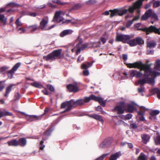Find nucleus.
I'll list each match as a JSON object with an SVG mask.
<instances>
[{
	"label": "nucleus",
	"mask_w": 160,
	"mask_h": 160,
	"mask_svg": "<svg viewBox=\"0 0 160 160\" xmlns=\"http://www.w3.org/2000/svg\"><path fill=\"white\" fill-rule=\"evenodd\" d=\"M91 98L90 95L89 97H86L84 99H80L76 101L73 99H71L69 101H67L62 103L61 105V108H66L63 111V112H68L71 110L72 107L75 108L78 106H82L84 103L89 102Z\"/></svg>",
	"instance_id": "nucleus-1"
},
{
	"label": "nucleus",
	"mask_w": 160,
	"mask_h": 160,
	"mask_svg": "<svg viewBox=\"0 0 160 160\" xmlns=\"http://www.w3.org/2000/svg\"><path fill=\"white\" fill-rule=\"evenodd\" d=\"M127 67L129 68H137L139 69L140 71H144L145 75L146 76V73L151 70V64H144L141 61L136 62L133 63H125Z\"/></svg>",
	"instance_id": "nucleus-2"
},
{
	"label": "nucleus",
	"mask_w": 160,
	"mask_h": 160,
	"mask_svg": "<svg viewBox=\"0 0 160 160\" xmlns=\"http://www.w3.org/2000/svg\"><path fill=\"white\" fill-rule=\"evenodd\" d=\"M62 51V50L61 49L54 50L47 56H43V58L47 61H52L55 60L57 58L60 59L61 58V53Z\"/></svg>",
	"instance_id": "nucleus-3"
},
{
	"label": "nucleus",
	"mask_w": 160,
	"mask_h": 160,
	"mask_svg": "<svg viewBox=\"0 0 160 160\" xmlns=\"http://www.w3.org/2000/svg\"><path fill=\"white\" fill-rule=\"evenodd\" d=\"M146 76L145 75V73L144 74V77L142 79H140L138 81V83L140 84L142 86H143L145 84L147 83V78L148 77L150 76H156L157 75L158 73L154 71H152V70H149V72H148L146 73Z\"/></svg>",
	"instance_id": "nucleus-4"
},
{
	"label": "nucleus",
	"mask_w": 160,
	"mask_h": 160,
	"mask_svg": "<svg viewBox=\"0 0 160 160\" xmlns=\"http://www.w3.org/2000/svg\"><path fill=\"white\" fill-rule=\"evenodd\" d=\"M125 103L124 102H119L116 106L114 109L117 112V113L118 114H123L126 111Z\"/></svg>",
	"instance_id": "nucleus-5"
},
{
	"label": "nucleus",
	"mask_w": 160,
	"mask_h": 160,
	"mask_svg": "<svg viewBox=\"0 0 160 160\" xmlns=\"http://www.w3.org/2000/svg\"><path fill=\"white\" fill-rule=\"evenodd\" d=\"M111 12L110 17L112 18L116 16H122L126 14L128 12L127 9L119 10L115 9L113 10H110L109 11Z\"/></svg>",
	"instance_id": "nucleus-6"
},
{
	"label": "nucleus",
	"mask_w": 160,
	"mask_h": 160,
	"mask_svg": "<svg viewBox=\"0 0 160 160\" xmlns=\"http://www.w3.org/2000/svg\"><path fill=\"white\" fill-rule=\"evenodd\" d=\"M131 38V37L130 35L118 34V33H117L116 40L118 42L121 41L123 43H126L127 41L130 39Z\"/></svg>",
	"instance_id": "nucleus-7"
},
{
	"label": "nucleus",
	"mask_w": 160,
	"mask_h": 160,
	"mask_svg": "<svg viewBox=\"0 0 160 160\" xmlns=\"http://www.w3.org/2000/svg\"><path fill=\"white\" fill-rule=\"evenodd\" d=\"M66 87L67 91L70 92L76 93L79 91V88L76 83L68 84L66 85Z\"/></svg>",
	"instance_id": "nucleus-8"
},
{
	"label": "nucleus",
	"mask_w": 160,
	"mask_h": 160,
	"mask_svg": "<svg viewBox=\"0 0 160 160\" xmlns=\"http://www.w3.org/2000/svg\"><path fill=\"white\" fill-rule=\"evenodd\" d=\"M113 141L112 138H107L103 140L99 145L100 148H105L109 147Z\"/></svg>",
	"instance_id": "nucleus-9"
},
{
	"label": "nucleus",
	"mask_w": 160,
	"mask_h": 160,
	"mask_svg": "<svg viewBox=\"0 0 160 160\" xmlns=\"http://www.w3.org/2000/svg\"><path fill=\"white\" fill-rule=\"evenodd\" d=\"M48 22V20L45 19L44 18H43L42 19V21L40 22V27L42 30H49L54 27V25H52L47 28V26Z\"/></svg>",
	"instance_id": "nucleus-10"
},
{
	"label": "nucleus",
	"mask_w": 160,
	"mask_h": 160,
	"mask_svg": "<svg viewBox=\"0 0 160 160\" xmlns=\"http://www.w3.org/2000/svg\"><path fill=\"white\" fill-rule=\"evenodd\" d=\"M82 41V39H81L79 42L76 45V47L78 48L76 53L77 55L80 53L81 50H83L85 48H87L88 45V43H87L81 44Z\"/></svg>",
	"instance_id": "nucleus-11"
},
{
	"label": "nucleus",
	"mask_w": 160,
	"mask_h": 160,
	"mask_svg": "<svg viewBox=\"0 0 160 160\" xmlns=\"http://www.w3.org/2000/svg\"><path fill=\"white\" fill-rule=\"evenodd\" d=\"M152 33L160 35V28H157L155 26L152 25L147 27V35Z\"/></svg>",
	"instance_id": "nucleus-12"
},
{
	"label": "nucleus",
	"mask_w": 160,
	"mask_h": 160,
	"mask_svg": "<svg viewBox=\"0 0 160 160\" xmlns=\"http://www.w3.org/2000/svg\"><path fill=\"white\" fill-rule=\"evenodd\" d=\"M90 98L91 100L96 102H98L102 107H105V106L106 102L103 100V99L102 98L99 97H97L93 94L90 95Z\"/></svg>",
	"instance_id": "nucleus-13"
},
{
	"label": "nucleus",
	"mask_w": 160,
	"mask_h": 160,
	"mask_svg": "<svg viewBox=\"0 0 160 160\" xmlns=\"http://www.w3.org/2000/svg\"><path fill=\"white\" fill-rule=\"evenodd\" d=\"M43 115L39 116H37L36 115H26V117L27 120L30 122H32L33 121L40 120H41L42 118Z\"/></svg>",
	"instance_id": "nucleus-14"
},
{
	"label": "nucleus",
	"mask_w": 160,
	"mask_h": 160,
	"mask_svg": "<svg viewBox=\"0 0 160 160\" xmlns=\"http://www.w3.org/2000/svg\"><path fill=\"white\" fill-rule=\"evenodd\" d=\"M60 11H57L55 14L53 21L57 22H60L62 21L63 19L60 16Z\"/></svg>",
	"instance_id": "nucleus-15"
},
{
	"label": "nucleus",
	"mask_w": 160,
	"mask_h": 160,
	"mask_svg": "<svg viewBox=\"0 0 160 160\" xmlns=\"http://www.w3.org/2000/svg\"><path fill=\"white\" fill-rule=\"evenodd\" d=\"M17 84H11L8 86L5 89V92L3 94L4 97H7L8 96V94L10 93L12 91V88L13 86L17 85Z\"/></svg>",
	"instance_id": "nucleus-16"
},
{
	"label": "nucleus",
	"mask_w": 160,
	"mask_h": 160,
	"mask_svg": "<svg viewBox=\"0 0 160 160\" xmlns=\"http://www.w3.org/2000/svg\"><path fill=\"white\" fill-rule=\"evenodd\" d=\"M152 14V9H149L146 11L144 14L141 18V20H145L150 17L151 14Z\"/></svg>",
	"instance_id": "nucleus-17"
},
{
	"label": "nucleus",
	"mask_w": 160,
	"mask_h": 160,
	"mask_svg": "<svg viewBox=\"0 0 160 160\" xmlns=\"http://www.w3.org/2000/svg\"><path fill=\"white\" fill-rule=\"evenodd\" d=\"M136 109V107L133 104H129L126 106V111L127 112L132 113Z\"/></svg>",
	"instance_id": "nucleus-18"
},
{
	"label": "nucleus",
	"mask_w": 160,
	"mask_h": 160,
	"mask_svg": "<svg viewBox=\"0 0 160 160\" xmlns=\"http://www.w3.org/2000/svg\"><path fill=\"white\" fill-rule=\"evenodd\" d=\"M27 142V141L25 138H20L18 139V146H20L21 147H23L26 145Z\"/></svg>",
	"instance_id": "nucleus-19"
},
{
	"label": "nucleus",
	"mask_w": 160,
	"mask_h": 160,
	"mask_svg": "<svg viewBox=\"0 0 160 160\" xmlns=\"http://www.w3.org/2000/svg\"><path fill=\"white\" fill-rule=\"evenodd\" d=\"M121 155V153L120 152H116L110 156L109 160H117Z\"/></svg>",
	"instance_id": "nucleus-20"
},
{
	"label": "nucleus",
	"mask_w": 160,
	"mask_h": 160,
	"mask_svg": "<svg viewBox=\"0 0 160 160\" xmlns=\"http://www.w3.org/2000/svg\"><path fill=\"white\" fill-rule=\"evenodd\" d=\"M159 113L160 111L158 110H153L150 113V116H149V118L151 120L155 119L156 115L159 114Z\"/></svg>",
	"instance_id": "nucleus-21"
},
{
	"label": "nucleus",
	"mask_w": 160,
	"mask_h": 160,
	"mask_svg": "<svg viewBox=\"0 0 160 160\" xmlns=\"http://www.w3.org/2000/svg\"><path fill=\"white\" fill-rule=\"evenodd\" d=\"M141 137L143 142L145 144H146L149 142L150 139L149 135L145 134H142Z\"/></svg>",
	"instance_id": "nucleus-22"
},
{
	"label": "nucleus",
	"mask_w": 160,
	"mask_h": 160,
	"mask_svg": "<svg viewBox=\"0 0 160 160\" xmlns=\"http://www.w3.org/2000/svg\"><path fill=\"white\" fill-rule=\"evenodd\" d=\"M73 31L70 29H67L63 30L60 34V36L63 37L65 36L71 34Z\"/></svg>",
	"instance_id": "nucleus-23"
},
{
	"label": "nucleus",
	"mask_w": 160,
	"mask_h": 160,
	"mask_svg": "<svg viewBox=\"0 0 160 160\" xmlns=\"http://www.w3.org/2000/svg\"><path fill=\"white\" fill-rule=\"evenodd\" d=\"M9 146L17 147L18 146V140L15 139H13L8 141L7 142Z\"/></svg>",
	"instance_id": "nucleus-24"
},
{
	"label": "nucleus",
	"mask_w": 160,
	"mask_h": 160,
	"mask_svg": "<svg viewBox=\"0 0 160 160\" xmlns=\"http://www.w3.org/2000/svg\"><path fill=\"white\" fill-rule=\"evenodd\" d=\"M142 4V1H141V0H138L133 3V5L136 9H140Z\"/></svg>",
	"instance_id": "nucleus-25"
},
{
	"label": "nucleus",
	"mask_w": 160,
	"mask_h": 160,
	"mask_svg": "<svg viewBox=\"0 0 160 160\" xmlns=\"http://www.w3.org/2000/svg\"><path fill=\"white\" fill-rule=\"evenodd\" d=\"M150 17L151 18V23L152 24L153 23L154 21H158V16L154 12H152V10Z\"/></svg>",
	"instance_id": "nucleus-26"
},
{
	"label": "nucleus",
	"mask_w": 160,
	"mask_h": 160,
	"mask_svg": "<svg viewBox=\"0 0 160 160\" xmlns=\"http://www.w3.org/2000/svg\"><path fill=\"white\" fill-rule=\"evenodd\" d=\"M92 63L90 62H87L86 64L82 63L81 65V68L82 69H87L92 65Z\"/></svg>",
	"instance_id": "nucleus-27"
},
{
	"label": "nucleus",
	"mask_w": 160,
	"mask_h": 160,
	"mask_svg": "<svg viewBox=\"0 0 160 160\" xmlns=\"http://www.w3.org/2000/svg\"><path fill=\"white\" fill-rule=\"evenodd\" d=\"M138 115L139 116V119L141 121H143L145 120L144 117V112L141 111H138Z\"/></svg>",
	"instance_id": "nucleus-28"
},
{
	"label": "nucleus",
	"mask_w": 160,
	"mask_h": 160,
	"mask_svg": "<svg viewBox=\"0 0 160 160\" xmlns=\"http://www.w3.org/2000/svg\"><path fill=\"white\" fill-rule=\"evenodd\" d=\"M30 85L32 86L39 88H43V86L42 84L37 82L31 83Z\"/></svg>",
	"instance_id": "nucleus-29"
},
{
	"label": "nucleus",
	"mask_w": 160,
	"mask_h": 160,
	"mask_svg": "<svg viewBox=\"0 0 160 160\" xmlns=\"http://www.w3.org/2000/svg\"><path fill=\"white\" fill-rule=\"evenodd\" d=\"M136 42V45H140L143 44L144 41L141 38L138 37L135 38Z\"/></svg>",
	"instance_id": "nucleus-30"
},
{
	"label": "nucleus",
	"mask_w": 160,
	"mask_h": 160,
	"mask_svg": "<svg viewBox=\"0 0 160 160\" xmlns=\"http://www.w3.org/2000/svg\"><path fill=\"white\" fill-rule=\"evenodd\" d=\"M127 43L131 47H133L136 46L135 39L132 40H129L127 41Z\"/></svg>",
	"instance_id": "nucleus-31"
},
{
	"label": "nucleus",
	"mask_w": 160,
	"mask_h": 160,
	"mask_svg": "<svg viewBox=\"0 0 160 160\" xmlns=\"http://www.w3.org/2000/svg\"><path fill=\"white\" fill-rule=\"evenodd\" d=\"M38 28V25L36 24L30 26L28 27V28L30 30L31 32L35 31Z\"/></svg>",
	"instance_id": "nucleus-32"
},
{
	"label": "nucleus",
	"mask_w": 160,
	"mask_h": 160,
	"mask_svg": "<svg viewBox=\"0 0 160 160\" xmlns=\"http://www.w3.org/2000/svg\"><path fill=\"white\" fill-rule=\"evenodd\" d=\"M82 7V5L81 3H77L75 4L71 9L70 11L72 10H77L81 8Z\"/></svg>",
	"instance_id": "nucleus-33"
},
{
	"label": "nucleus",
	"mask_w": 160,
	"mask_h": 160,
	"mask_svg": "<svg viewBox=\"0 0 160 160\" xmlns=\"http://www.w3.org/2000/svg\"><path fill=\"white\" fill-rule=\"evenodd\" d=\"M138 160H147V157L145 154L143 152H141L138 158Z\"/></svg>",
	"instance_id": "nucleus-34"
},
{
	"label": "nucleus",
	"mask_w": 160,
	"mask_h": 160,
	"mask_svg": "<svg viewBox=\"0 0 160 160\" xmlns=\"http://www.w3.org/2000/svg\"><path fill=\"white\" fill-rule=\"evenodd\" d=\"M52 1L53 2L57 4L58 5H64V4H68V2H62L60 0H52Z\"/></svg>",
	"instance_id": "nucleus-35"
},
{
	"label": "nucleus",
	"mask_w": 160,
	"mask_h": 160,
	"mask_svg": "<svg viewBox=\"0 0 160 160\" xmlns=\"http://www.w3.org/2000/svg\"><path fill=\"white\" fill-rule=\"evenodd\" d=\"M153 2V7L154 8H157L160 6V1L152 0Z\"/></svg>",
	"instance_id": "nucleus-36"
},
{
	"label": "nucleus",
	"mask_w": 160,
	"mask_h": 160,
	"mask_svg": "<svg viewBox=\"0 0 160 160\" xmlns=\"http://www.w3.org/2000/svg\"><path fill=\"white\" fill-rule=\"evenodd\" d=\"M0 21L2 22L4 25L6 24L7 19L5 18L4 15L0 14Z\"/></svg>",
	"instance_id": "nucleus-37"
},
{
	"label": "nucleus",
	"mask_w": 160,
	"mask_h": 160,
	"mask_svg": "<svg viewBox=\"0 0 160 160\" xmlns=\"http://www.w3.org/2000/svg\"><path fill=\"white\" fill-rule=\"evenodd\" d=\"M156 45V43L154 41L149 42L147 43V46L149 48H154Z\"/></svg>",
	"instance_id": "nucleus-38"
},
{
	"label": "nucleus",
	"mask_w": 160,
	"mask_h": 160,
	"mask_svg": "<svg viewBox=\"0 0 160 160\" xmlns=\"http://www.w3.org/2000/svg\"><path fill=\"white\" fill-rule=\"evenodd\" d=\"M156 65L154 68L157 70L160 71V60H158L156 61Z\"/></svg>",
	"instance_id": "nucleus-39"
},
{
	"label": "nucleus",
	"mask_w": 160,
	"mask_h": 160,
	"mask_svg": "<svg viewBox=\"0 0 160 160\" xmlns=\"http://www.w3.org/2000/svg\"><path fill=\"white\" fill-rule=\"evenodd\" d=\"M15 72V71H14L13 70H12V69L8 71L7 73L8 78L10 79L11 78H12Z\"/></svg>",
	"instance_id": "nucleus-40"
},
{
	"label": "nucleus",
	"mask_w": 160,
	"mask_h": 160,
	"mask_svg": "<svg viewBox=\"0 0 160 160\" xmlns=\"http://www.w3.org/2000/svg\"><path fill=\"white\" fill-rule=\"evenodd\" d=\"M53 130L51 128H50L46 130L44 132V135L47 136H49L52 132Z\"/></svg>",
	"instance_id": "nucleus-41"
},
{
	"label": "nucleus",
	"mask_w": 160,
	"mask_h": 160,
	"mask_svg": "<svg viewBox=\"0 0 160 160\" xmlns=\"http://www.w3.org/2000/svg\"><path fill=\"white\" fill-rule=\"evenodd\" d=\"M154 82V79L152 78H147V83L149 84H152Z\"/></svg>",
	"instance_id": "nucleus-42"
},
{
	"label": "nucleus",
	"mask_w": 160,
	"mask_h": 160,
	"mask_svg": "<svg viewBox=\"0 0 160 160\" xmlns=\"http://www.w3.org/2000/svg\"><path fill=\"white\" fill-rule=\"evenodd\" d=\"M108 153H106L104 154H103L101 156L99 157L96 158L94 160H103L104 158L108 156Z\"/></svg>",
	"instance_id": "nucleus-43"
},
{
	"label": "nucleus",
	"mask_w": 160,
	"mask_h": 160,
	"mask_svg": "<svg viewBox=\"0 0 160 160\" xmlns=\"http://www.w3.org/2000/svg\"><path fill=\"white\" fill-rule=\"evenodd\" d=\"M95 119L102 122H103V120L102 117L99 115L96 114Z\"/></svg>",
	"instance_id": "nucleus-44"
},
{
	"label": "nucleus",
	"mask_w": 160,
	"mask_h": 160,
	"mask_svg": "<svg viewBox=\"0 0 160 160\" xmlns=\"http://www.w3.org/2000/svg\"><path fill=\"white\" fill-rule=\"evenodd\" d=\"M20 65L21 63L20 62L17 63L14 65L13 67L12 68V69L14 71H16Z\"/></svg>",
	"instance_id": "nucleus-45"
},
{
	"label": "nucleus",
	"mask_w": 160,
	"mask_h": 160,
	"mask_svg": "<svg viewBox=\"0 0 160 160\" xmlns=\"http://www.w3.org/2000/svg\"><path fill=\"white\" fill-rule=\"evenodd\" d=\"M137 70H132L129 71L130 76L132 77H135L136 73L137 72Z\"/></svg>",
	"instance_id": "nucleus-46"
},
{
	"label": "nucleus",
	"mask_w": 160,
	"mask_h": 160,
	"mask_svg": "<svg viewBox=\"0 0 160 160\" xmlns=\"http://www.w3.org/2000/svg\"><path fill=\"white\" fill-rule=\"evenodd\" d=\"M47 87L50 91L53 92L54 91V88L52 85L50 84H47Z\"/></svg>",
	"instance_id": "nucleus-47"
},
{
	"label": "nucleus",
	"mask_w": 160,
	"mask_h": 160,
	"mask_svg": "<svg viewBox=\"0 0 160 160\" xmlns=\"http://www.w3.org/2000/svg\"><path fill=\"white\" fill-rule=\"evenodd\" d=\"M97 2L96 0H89L86 2V3L88 5H91L95 4Z\"/></svg>",
	"instance_id": "nucleus-48"
},
{
	"label": "nucleus",
	"mask_w": 160,
	"mask_h": 160,
	"mask_svg": "<svg viewBox=\"0 0 160 160\" xmlns=\"http://www.w3.org/2000/svg\"><path fill=\"white\" fill-rule=\"evenodd\" d=\"M9 67L6 66H4L0 68V71L1 72H5L7 70L9 69Z\"/></svg>",
	"instance_id": "nucleus-49"
},
{
	"label": "nucleus",
	"mask_w": 160,
	"mask_h": 160,
	"mask_svg": "<svg viewBox=\"0 0 160 160\" xmlns=\"http://www.w3.org/2000/svg\"><path fill=\"white\" fill-rule=\"evenodd\" d=\"M43 143L44 141L43 140L41 141L40 143L39 149L41 150H43L45 147V145L43 144Z\"/></svg>",
	"instance_id": "nucleus-50"
},
{
	"label": "nucleus",
	"mask_w": 160,
	"mask_h": 160,
	"mask_svg": "<svg viewBox=\"0 0 160 160\" xmlns=\"http://www.w3.org/2000/svg\"><path fill=\"white\" fill-rule=\"evenodd\" d=\"M144 89V87L143 86L140 85V87L138 88L137 89L139 93H141L143 92Z\"/></svg>",
	"instance_id": "nucleus-51"
},
{
	"label": "nucleus",
	"mask_w": 160,
	"mask_h": 160,
	"mask_svg": "<svg viewBox=\"0 0 160 160\" xmlns=\"http://www.w3.org/2000/svg\"><path fill=\"white\" fill-rule=\"evenodd\" d=\"M136 9L134 8V7L133 6V5H132V7H129L128 10H127L130 13H133Z\"/></svg>",
	"instance_id": "nucleus-52"
},
{
	"label": "nucleus",
	"mask_w": 160,
	"mask_h": 160,
	"mask_svg": "<svg viewBox=\"0 0 160 160\" xmlns=\"http://www.w3.org/2000/svg\"><path fill=\"white\" fill-rule=\"evenodd\" d=\"M20 98V94L19 92L16 93L14 96V99L15 100H18Z\"/></svg>",
	"instance_id": "nucleus-53"
},
{
	"label": "nucleus",
	"mask_w": 160,
	"mask_h": 160,
	"mask_svg": "<svg viewBox=\"0 0 160 160\" xmlns=\"http://www.w3.org/2000/svg\"><path fill=\"white\" fill-rule=\"evenodd\" d=\"M136 74L135 77L137 78H139L141 77L142 76V73L141 72H140V71H137V72Z\"/></svg>",
	"instance_id": "nucleus-54"
},
{
	"label": "nucleus",
	"mask_w": 160,
	"mask_h": 160,
	"mask_svg": "<svg viewBox=\"0 0 160 160\" xmlns=\"http://www.w3.org/2000/svg\"><path fill=\"white\" fill-rule=\"evenodd\" d=\"M155 142L157 145H160V136L156 138L155 140Z\"/></svg>",
	"instance_id": "nucleus-55"
},
{
	"label": "nucleus",
	"mask_w": 160,
	"mask_h": 160,
	"mask_svg": "<svg viewBox=\"0 0 160 160\" xmlns=\"http://www.w3.org/2000/svg\"><path fill=\"white\" fill-rule=\"evenodd\" d=\"M133 23V22L132 20L128 21L126 24V27L127 28L129 27L132 25Z\"/></svg>",
	"instance_id": "nucleus-56"
},
{
	"label": "nucleus",
	"mask_w": 160,
	"mask_h": 160,
	"mask_svg": "<svg viewBox=\"0 0 160 160\" xmlns=\"http://www.w3.org/2000/svg\"><path fill=\"white\" fill-rule=\"evenodd\" d=\"M132 116V115L131 114H128L125 116V119L126 120H129L130 119Z\"/></svg>",
	"instance_id": "nucleus-57"
},
{
	"label": "nucleus",
	"mask_w": 160,
	"mask_h": 160,
	"mask_svg": "<svg viewBox=\"0 0 160 160\" xmlns=\"http://www.w3.org/2000/svg\"><path fill=\"white\" fill-rule=\"evenodd\" d=\"M95 110L97 111H100L102 113L104 111L103 110L102 108L100 106H98L96 107L95 108Z\"/></svg>",
	"instance_id": "nucleus-58"
},
{
	"label": "nucleus",
	"mask_w": 160,
	"mask_h": 160,
	"mask_svg": "<svg viewBox=\"0 0 160 160\" xmlns=\"http://www.w3.org/2000/svg\"><path fill=\"white\" fill-rule=\"evenodd\" d=\"M15 24L17 26H20L22 25V24L19 21V18H18L16 21Z\"/></svg>",
	"instance_id": "nucleus-59"
},
{
	"label": "nucleus",
	"mask_w": 160,
	"mask_h": 160,
	"mask_svg": "<svg viewBox=\"0 0 160 160\" xmlns=\"http://www.w3.org/2000/svg\"><path fill=\"white\" fill-rule=\"evenodd\" d=\"M5 87L4 84L2 82L0 81V92L2 91Z\"/></svg>",
	"instance_id": "nucleus-60"
},
{
	"label": "nucleus",
	"mask_w": 160,
	"mask_h": 160,
	"mask_svg": "<svg viewBox=\"0 0 160 160\" xmlns=\"http://www.w3.org/2000/svg\"><path fill=\"white\" fill-rule=\"evenodd\" d=\"M28 15L32 17H35L37 16V13L35 12H29Z\"/></svg>",
	"instance_id": "nucleus-61"
},
{
	"label": "nucleus",
	"mask_w": 160,
	"mask_h": 160,
	"mask_svg": "<svg viewBox=\"0 0 160 160\" xmlns=\"http://www.w3.org/2000/svg\"><path fill=\"white\" fill-rule=\"evenodd\" d=\"M130 125L131 128L133 129H136L137 128V126L136 124L135 123H132Z\"/></svg>",
	"instance_id": "nucleus-62"
},
{
	"label": "nucleus",
	"mask_w": 160,
	"mask_h": 160,
	"mask_svg": "<svg viewBox=\"0 0 160 160\" xmlns=\"http://www.w3.org/2000/svg\"><path fill=\"white\" fill-rule=\"evenodd\" d=\"M83 74L84 76H88L89 75V72L88 70L86 69L83 71Z\"/></svg>",
	"instance_id": "nucleus-63"
},
{
	"label": "nucleus",
	"mask_w": 160,
	"mask_h": 160,
	"mask_svg": "<svg viewBox=\"0 0 160 160\" xmlns=\"http://www.w3.org/2000/svg\"><path fill=\"white\" fill-rule=\"evenodd\" d=\"M100 40L103 44H104L106 43L107 40L106 38L102 37L100 38Z\"/></svg>",
	"instance_id": "nucleus-64"
}]
</instances>
